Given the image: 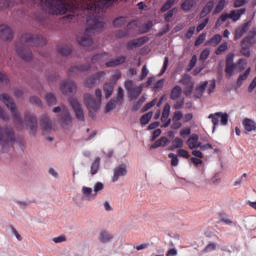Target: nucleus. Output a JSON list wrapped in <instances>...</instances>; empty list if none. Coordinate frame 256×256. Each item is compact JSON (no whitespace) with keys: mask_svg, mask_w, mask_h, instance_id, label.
I'll return each mask as SVG.
<instances>
[{"mask_svg":"<svg viewBox=\"0 0 256 256\" xmlns=\"http://www.w3.org/2000/svg\"><path fill=\"white\" fill-rule=\"evenodd\" d=\"M181 119H183V112H181V111L174 112L172 121H181Z\"/></svg>","mask_w":256,"mask_h":256,"instance_id":"obj_64","label":"nucleus"},{"mask_svg":"<svg viewBox=\"0 0 256 256\" xmlns=\"http://www.w3.org/2000/svg\"><path fill=\"white\" fill-rule=\"evenodd\" d=\"M125 23H127V18L125 16H120L113 20V26L116 28L123 27Z\"/></svg>","mask_w":256,"mask_h":256,"instance_id":"obj_40","label":"nucleus"},{"mask_svg":"<svg viewBox=\"0 0 256 256\" xmlns=\"http://www.w3.org/2000/svg\"><path fill=\"white\" fill-rule=\"evenodd\" d=\"M45 100L47 102V105L49 106L57 105V98L55 97V95H53V93L46 94Z\"/></svg>","mask_w":256,"mask_h":256,"instance_id":"obj_43","label":"nucleus"},{"mask_svg":"<svg viewBox=\"0 0 256 256\" xmlns=\"http://www.w3.org/2000/svg\"><path fill=\"white\" fill-rule=\"evenodd\" d=\"M60 91H62L63 95L75 93V91H77V84L72 80H65L60 85Z\"/></svg>","mask_w":256,"mask_h":256,"instance_id":"obj_13","label":"nucleus"},{"mask_svg":"<svg viewBox=\"0 0 256 256\" xmlns=\"http://www.w3.org/2000/svg\"><path fill=\"white\" fill-rule=\"evenodd\" d=\"M250 74H251V67H249L243 74H241L238 77L236 81L237 87H241V85H243V81H247V78L249 77Z\"/></svg>","mask_w":256,"mask_h":256,"instance_id":"obj_33","label":"nucleus"},{"mask_svg":"<svg viewBox=\"0 0 256 256\" xmlns=\"http://www.w3.org/2000/svg\"><path fill=\"white\" fill-rule=\"evenodd\" d=\"M195 7V0H185L181 4L182 11H191Z\"/></svg>","mask_w":256,"mask_h":256,"instance_id":"obj_36","label":"nucleus"},{"mask_svg":"<svg viewBox=\"0 0 256 256\" xmlns=\"http://www.w3.org/2000/svg\"><path fill=\"white\" fill-rule=\"evenodd\" d=\"M18 143L19 147H25V140H18L15 136V130L9 126L0 125V147L3 153H8L9 149Z\"/></svg>","mask_w":256,"mask_h":256,"instance_id":"obj_3","label":"nucleus"},{"mask_svg":"<svg viewBox=\"0 0 256 256\" xmlns=\"http://www.w3.org/2000/svg\"><path fill=\"white\" fill-rule=\"evenodd\" d=\"M207 85H209V82L203 81L198 86H196L195 92H194V97H196V99H201L203 97V93H205V89H207Z\"/></svg>","mask_w":256,"mask_h":256,"instance_id":"obj_20","label":"nucleus"},{"mask_svg":"<svg viewBox=\"0 0 256 256\" xmlns=\"http://www.w3.org/2000/svg\"><path fill=\"white\" fill-rule=\"evenodd\" d=\"M219 221L220 223H224V225H235V223L229 219V215H227L225 212L219 213Z\"/></svg>","mask_w":256,"mask_h":256,"instance_id":"obj_34","label":"nucleus"},{"mask_svg":"<svg viewBox=\"0 0 256 256\" xmlns=\"http://www.w3.org/2000/svg\"><path fill=\"white\" fill-rule=\"evenodd\" d=\"M89 69H91V63L71 66L69 69V75H73V73H77V71H89Z\"/></svg>","mask_w":256,"mask_h":256,"instance_id":"obj_22","label":"nucleus"},{"mask_svg":"<svg viewBox=\"0 0 256 256\" xmlns=\"http://www.w3.org/2000/svg\"><path fill=\"white\" fill-rule=\"evenodd\" d=\"M249 3V0H234L235 9H239V7H245Z\"/></svg>","mask_w":256,"mask_h":256,"instance_id":"obj_55","label":"nucleus"},{"mask_svg":"<svg viewBox=\"0 0 256 256\" xmlns=\"http://www.w3.org/2000/svg\"><path fill=\"white\" fill-rule=\"evenodd\" d=\"M183 147V139L176 137L172 141V145L168 147V151H175V149H181Z\"/></svg>","mask_w":256,"mask_h":256,"instance_id":"obj_32","label":"nucleus"},{"mask_svg":"<svg viewBox=\"0 0 256 256\" xmlns=\"http://www.w3.org/2000/svg\"><path fill=\"white\" fill-rule=\"evenodd\" d=\"M103 91H104V95H105L106 99H109V97H111V95H113V84L110 82L105 83L103 86Z\"/></svg>","mask_w":256,"mask_h":256,"instance_id":"obj_37","label":"nucleus"},{"mask_svg":"<svg viewBox=\"0 0 256 256\" xmlns=\"http://www.w3.org/2000/svg\"><path fill=\"white\" fill-rule=\"evenodd\" d=\"M217 87V81L215 79L210 81V85L208 87V95L215 92V88Z\"/></svg>","mask_w":256,"mask_h":256,"instance_id":"obj_58","label":"nucleus"},{"mask_svg":"<svg viewBox=\"0 0 256 256\" xmlns=\"http://www.w3.org/2000/svg\"><path fill=\"white\" fill-rule=\"evenodd\" d=\"M105 75H107V73L105 71H100V72L86 78V80L84 82V87H87L88 89H93V87H95V85H99V83H101L102 79H105Z\"/></svg>","mask_w":256,"mask_h":256,"instance_id":"obj_9","label":"nucleus"},{"mask_svg":"<svg viewBox=\"0 0 256 256\" xmlns=\"http://www.w3.org/2000/svg\"><path fill=\"white\" fill-rule=\"evenodd\" d=\"M236 68L238 69L237 73H241L247 69V59L240 58L236 63Z\"/></svg>","mask_w":256,"mask_h":256,"instance_id":"obj_38","label":"nucleus"},{"mask_svg":"<svg viewBox=\"0 0 256 256\" xmlns=\"http://www.w3.org/2000/svg\"><path fill=\"white\" fill-rule=\"evenodd\" d=\"M68 101L76 115V119L78 121H85V111H83V106L79 103V100L77 98H69Z\"/></svg>","mask_w":256,"mask_h":256,"instance_id":"obj_10","label":"nucleus"},{"mask_svg":"<svg viewBox=\"0 0 256 256\" xmlns=\"http://www.w3.org/2000/svg\"><path fill=\"white\" fill-rule=\"evenodd\" d=\"M205 37H207V34L205 33L200 34L194 42L195 47H199V45H203V43L205 42Z\"/></svg>","mask_w":256,"mask_h":256,"instance_id":"obj_51","label":"nucleus"},{"mask_svg":"<svg viewBox=\"0 0 256 256\" xmlns=\"http://www.w3.org/2000/svg\"><path fill=\"white\" fill-rule=\"evenodd\" d=\"M175 10L176 8L168 10V12L164 15V20L166 21V23H171V18L175 14Z\"/></svg>","mask_w":256,"mask_h":256,"instance_id":"obj_53","label":"nucleus"},{"mask_svg":"<svg viewBox=\"0 0 256 256\" xmlns=\"http://www.w3.org/2000/svg\"><path fill=\"white\" fill-rule=\"evenodd\" d=\"M25 123L28 129H30V133L35 135V133H37V116L31 113H26Z\"/></svg>","mask_w":256,"mask_h":256,"instance_id":"obj_12","label":"nucleus"},{"mask_svg":"<svg viewBox=\"0 0 256 256\" xmlns=\"http://www.w3.org/2000/svg\"><path fill=\"white\" fill-rule=\"evenodd\" d=\"M147 98H145V96H142L132 107V111L136 112L139 111L141 109V107L143 106V103H145Z\"/></svg>","mask_w":256,"mask_h":256,"instance_id":"obj_46","label":"nucleus"},{"mask_svg":"<svg viewBox=\"0 0 256 256\" xmlns=\"http://www.w3.org/2000/svg\"><path fill=\"white\" fill-rule=\"evenodd\" d=\"M195 65H197V56L193 55L188 64L187 71H191Z\"/></svg>","mask_w":256,"mask_h":256,"instance_id":"obj_57","label":"nucleus"},{"mask_svg":"<svg viewBox=\"0 0 256 256\" xmlns=\"http://www.w3.org/2000/svg\"><path fill=\"white\" fill-rule=\"evenodd\" d=\"M57 51L63 57H69L71 55V47L69 46H58Z\"/></svg>","mask_w":256,"mask_h":256,"instance_id":"obj_39","label":"nucleus"},{"mask_svg":"<svg viewBox=\"0 0 256 256\" xmlns=\"http://www.w3.org/2000/svg\"><path fill=\"white\" fill-rule=\"evenodd\" d=\"M0 101H3L7 109H10L13 116V121L16 124L17 129H23V118L21 117V114L17 112V106L15 105L13 99L7 94H1Z\"/></svg>","mask_w":256,"mask_h":256,"instance_id":"obj_4","label":"nucleus"},{"mask_svg":"<svg viewBox=\"0 0 256 256\" xmlns=\"http://www.w3.org/2000/svg\"><path fill=\"white\" fill-rule=\"evenodd\" d=\"M125 61H127V57L126 56H120L117 57L116 59L110 60L108 62L105 63L106 67H119V65H123V63H125Z\"/></svg>","mask_w":256,"mask_h":256,"instance_id":"obj_25","label":"nucleus"},{"mask_svg":"<svg viewBox=\"0 0 256 256\" xmlns=\"http://www.w3.org/2000/svg\"><path fill=\"white\" fill-rule=\"evenodd\" d=\"M113 173L114 174L112 177V182L117 183V181H119V177H125L127 175L128 173L127 164L125 163L119 164V166L114 168Z\"/></svg>","mask_w":256,"mask_h":256,"instance_id":"obj_14","label":"nucleus"},{"mask_svg":"<svg viewBox=\"0 0 256 256\" xmlns=\"http://www.w3.org/2000/svg\"><path fill=\"white\" fill-rule=\"evenodd\" d=\"M225 73L227 77H233L237 73V64H225Z\"/></svg>","mask_w":256,"mask_h":256,"instance_id":"obj_31","label":"nucleus"},{"mask_svg":"<svg viewBox=\"0 0 256 256\" xmlns=\"http://www.w3.org/2000/svg\"><path fill=\"white\" fill-rule=\"evenodd\" d=\"M47 44V40L43 36L25 33L20 37L19 42L16 43L15 49L17 55L23 61H31L33 59V52L30 47H43Z\"/></svg>","mask_w":256,"mask_h":256,"instance_id":"obj_2","label":"nucleus"},{"mask_svg":"<svg viewBox=\"0 0 256 256\" xmlns=\"http://www.w3.org/2000/svg\"><path fill=\"white\" fill-rule=\"evenodd\" d=\"M215 7V1L211 0L207 2V4L203 7V9L200 12V19H203L207 17L213 11V8Z\"/></svg>","mask_w":256,"mask_h":256,"instance_id":"obj_23","label":"nucleus"},{"mask_svg":"<svg viewBox=\"0 0 256 256\" xmlns=\"http://www.w3.org/2000/svg\"><path fill=\"white\" fill-rule=\"evenodd\" d=\"M222 40L223 36H221V34H216L210 39V42L212 43V45H219Z\"/></svg>","mask_w":256,"mask_h":256,"instance_id":"obj_52","label":"nucleus"},{"mask_svg":"<svg viewBox=\"0 0 256 256\" xmlns=\"http://www.w3.org/2000/svg\"><path fill=\"white\" fill-rule=\"evenodd\" d=\"M175 5V0H167L166 3L161 7V13H166V11H171V7Z\"/></svg>","mask_w":256,"mask_h":256,"instance_id":"obj_44","label":"nucleus"},{"mask_svg":"<svg viewBox=\"0 0 256 256\" xmlns=\"http://www.w3.org/2000/svg\"><path fill=\"white\" fill-rule=\"evenodd\" d=\"M152 28H153V22L148 21L142 26V33H149V31H151Z\"/></svg>","mask_w":256,"mask_h":256,"instance_id":"obj_54","label":"nucleus"},{"mask_svg":"<svg viewBox=\"0 0 256 256\" xmlns=\"http://www.w3.org/2000/svg\"><path fill=\"white\" fill-rule=\"evenodd\" d=\"M247 9L241 8L238 10H232L229 17L232 19V21H239L241 19V15H245V12Z\"/></svg>","mask_w":256,"mask_h":256,"instance_id":"obj_29","label":"nucleus"},{"mask_svg":"<svg viewBox=\"0 0 256 256\" xmlns=\"http://www.w3.org/2000/svg\"><path fill=\"white\" fill-rule=\"evenodd\" d=\"M124 87L128 93L135 89V83H133V80H127L124 84Z\"/></svg>","mask_w":256,"mask_h":256,"instance_id":"obj_56","label":"nucleus"},{"mask_svg":"<svg viewBox=\"0 0 256 256\" xmlns=\"http://www.w3.org/2000/svg\"><path fill=\"white\" fill-rule=\"evenodd\" d=\"M117 3H119V0H98L86 5V11L89 13L86 19L88 28H86L83 36L77 38L81 47H91V45H93L91 33L94 31H103V29H105V22H103V18L97 14V11H101V9H109L110 7H113V5H117Z\"/></svg>","mask_w":256,"mask_h":256,"instance_id":"obj_1","label":"nucleus"},{"mask_svg":"<svg viewBox=\"0 0 256 256\" xmlns=\"http://www.w3.org/2000/svg\"><path fill=\"white\" fill-rule=\"evenodd\" d=\"M148 75H149V70L147 69V65H144L142 67V72H141L139 80L143 81V79H145Z\"/></svg>","mask_w":256,"mask_h":256,"instance_id":"obj_62","label":"nucleus"},{"mask_svg":"<svg viewBox=\"0 0 256 256\" xmlns=\"http://www.w3.org/2000/svg\"><path fill=\"white\" fill-rule=\"evenodd\" d=\"M125 97V93L123 91L122 87H118L117 96L110 99V101L107 103L105 112L110 113V111H113L117 107V105H123V99Z\"/></svg>","mask_w":256,"mask_h":256,"instance_id":"obj_7","label":"nucleus"},{"mask_svg":"<svg viewBox=\"0 0 256 256\" xmlns=\"http://www.w3.org/2000/svg\"><path fill=\"white\" fill-rule=\"evenodd\" d=\"M249 27H251V21H248V22L242 24L241 26H239L238 28H236L235 36H234L235 41L241 39L243 37V35H245V33H247Z\"/></svg>","mask_w":256,"mask_h":256,"instance_id":"obj_16","label":"nucleus"},{"mask_svg":"<svg viewBox=\"0 0 256 256\" xmlns=\"http://www.w3.org/2000/svg\"><path fill=\"white\" fill-rule=\"evenodd\" d=\"M217 250V243L210 242L205 246V248L202 250V253H211L212 251Z\"/></svg>","mask_w":256,"mask_h":256,"instance_id":"obj_45","label":"nucleus"},{"mask_svg":"<svg viewBox=\"0 0 256 256\" xmlns=\"http://www.w3.org/2000/svg\"><path fill=\"white\" fill-rule=\"evenodd\" d=\"M40 126L43 131H51V129H53V122H51V118H49V115H42L40 119Z\"/></svg>","mask_w":256,"mask_h":256,"instance_id":"obj_18","label":"nucleus"},{"mask_svg":"<svg viewBox=\"0 0 256 256\" xmlns=\"http://www.w3.org/2000/svg\"><path fill=\"white\" fill-rule=\"evenodd\" d=\"M100 167H101V158L96 157L91 165V170H90L91 175H97V173H99Z\"/></svg>","mask_w":256,"mask_h":256,"instance_id":"obj_30","label":"nucleus"},{"mask_svg":"<svg viewBox=\"0 0 256 256\" xmlns=\"http://www.w3.org/2000/svg\"><path fill=\"white\" fill-rule=\"evenodd\" d=\"M99 241L100 243H111L113 240V234L107 230H102L99 234Z\"/></svg>","mask_w":256,"mask_h":256,"instance_id":"obj_27","label":"nucleus"},{"mask_svg":"<svg viewBox=\"0 0 256 256\" xmlns=\"http://www.w3.org/2000/svg\"><path fill=\"white\" fill-rule=\"evenodd\" d=\"M134 41L136 42V47H143V45H145V43L149 41V37L143 36V37L134 39Z\"/></svg>","mask_w":256,"mask_h":256,"instance_id":"obj_47","label":"nucleus"},{"mask_svg":"<svg viewBox=\"0 0 256 256\" xmlns=\"http://www.w3.org/2000/svg\"><path fill=\"white\" fill-rule=\"evenodd\" d=\"M133 27H137V22L136 21H131L127 24V30H118L116 32V37L117 39H123L129 35V31L133 29Z\"/></svg>","mask_w":256,"mask_h":256,"instance_id":"obj_19","label":"nucleus"},{"mask_svg":"<svg viewBox=\"0 0 256 256\" xmlns=\"http://www.w3.org/2000/svg\"><path fill=\"white\" fill-rule=\"evenodd\" d=\"M240 54L243 55V57H251V49L249 46H243L241 45Z\"/></svg>","mask_w":256,"mask_h":256,"instance_id":"obj_48","label":"nucleus"},{"mask_svg":"<svg viewBox=\"0 0 256 256\" xmlns=\"http://www.w3.org/2000/svg\"><path fill=\"white\" fill-rule=\"evenodd\" d=\"M143 87H145V84H140L139 86L134 87L128 92L130 101H135L139 99L141 93H143Z\"/></svg>","mask_w":256,"mask_h":256,"instance_id":"obj_17","label":"nucleus"},{"mask_svg":"<svg viewBox=\"0 0 256 256\" xmlns=\"http://www.w3.org/2000/svg\"><path fill=\"white\" fill-rule=\"evenodd\" d=\"M244 127V133H251V131H256V123L255 121L245 118L242 122Z\"/></svg>","mask_w":256,"mask_h":256,"instance_id":"obj_21","label":"nucleus"},{"mask_svg":"<svg viewBox=\"0 0 256 256\" xmlns=\"http://www.w3.org/2000/svg\"><path fill=\"white\" fill-rule=\"evenodd\" d=\"M225 3H226L225 0H220V1L218 2V4L216 5V8H215V10H214V13H215V14L221 13V11H223V10L225 9Z\"/></svg>","mask_w":256,"mask_h":256,"instance_id":"obj_50","label":"nucleus"},{"mask_svg":"<svg viewBox=\"0 0 256 256\" xmlns=\"http://www.w3.org/2000/svg\"><path fill=\"white\" fill-rule=\"evenodd\" d=\"M107 55H109L107 52L95 54L91 57V63L95 65V63L101 62V59H103Z\"/></svg>","mask_w":256,"mask_h":256,"instance_id":"obj_42","label":"nucleus"},{"mask_svg":"<svg viewBox=\"0 0 256 256\" xmlns=\"http://www.w3.org/2000/svg\"><path fill=\"white\" fill-rule=\"evenodd\" d=\"M103 189H105V185L102 182H97L94 185V193L93 188L84 186L82 187V194L86 197L87 201H93V199H96L97 193L103 191Z\"/></svg>","mask_w":256,"mask_h":256,"instance_id":"obj_6","label":"nucleus"},{"mask_svg":"<svg viewBox=\"0 0 256 256\" xmlns=\"http://www.w3.org/2000/svg\"><path fill=\"white\" fill-rule=\"evenodd\" d=\"M58 122L62 129H71L73 127V117L67 107H63L62 113L58 116Z\"/></svg>","mask_w":256,"mask_h":256,"instance_id":"obj_8","label":"nucleus"},{"mask_svg":"<svg viewBox=\"0 0 256 256\" xmlns=\"http://www.w3.org/2000/svg\"><path fill=\"white\" fill-rule=\"evenodd\" d=\"M182 93H183V89L181 88V86L176 85L172 88L170 92V99L172 101H177V99L181 97Z\"/></svg>","mask_w":256,"mask_h":256,"instance_id":"obj_28","label":"nucleus"},{"mask_svg":"<svg viewBox=\"0 0 256 256\" xmlns=\"http://www.w3.org/2000/svg\"><path fill=\"white\" fill-rule=\"evenodd\" d=\"M0 38L3 41H12L13 40V29L7 26V24L0 25Z\"/></svg>","mask_w":256,"mask_h":256,"instance_id":"obj_15","label":"nucleus"},{"mask_svg":"<svg viewBox=\"0 0 256 256\" xmlns=\"http://www.w3.org/2000/svg\"><path fill=\"white\" fill-rule=\"evenodd\" d=\"M171 143V140L169 138L163 136L160 139L156 140L154 144L150 146V149H159V147H167Z\"/></svg>","mask_w":256,"mask_h":256,"instance_id":"obj_24","label":"nucleus"},{"mask_svg":"<svg viewBox=\"0 0 256 256\" xmlns=\"http://www.w3.org/2000/svg\"><path fill=\"white\" fill-rule=\"evenodd\" d=\"M84 102L88 111H99L101 108V100H94L93 95L89 93L84 94Z\"/></svg>","mask_w":256,"mask_h":256,"instance_id":"obj_11","label":"nucleus"},{"mask_svg":"<svg viewBox=\"0 0 256 256\" xmlns=\"http://www.w3.org/2000/svg\"><path fill=\"white\" fill-rule=\"evenodd\" d=\"M227 51V43L221 44L215 51L217 55H221L223 52Z\"/></svg>","mask_w":256,"mask_h":256,"instance_id":"obj_61","label":"nucleus"},{"mask_svg":"<svg viewBox=\"0 0 256 256\" xmlns=\"http://www.w3.org/2000/svg\"><path fill=\"white\" fill-rule=\"evenodd\" d=\"M153 118V112H148L141 116L140 123L141 125H148L149 121Z\"/></svg>","mask_w":256,"mask_h":256,"instance_id":"obj_41","label":"nucleus"},{"mask_svg":"<svg viewBox=\"0 0 256 256\" xmlns=\"http://www.w3.org/2000/svg\"><path fill=\"white\" fill-rule=\"evenodd\" d=\"M169 159H171V165L172 167H177L179 165V157H177V154L170 153L168 154Z\"/></svg>","mask_w":256,"mask_h":256,"instance_id":"obj_49","label":"nucleus"},{"mask_svg":"<svg viewBox=\"0 0 256 256\" xmlns=\"http://www.w3.org/2000/svg\"><path fill=\"white\" fill-rule=\"evenodd\" d=\"M187 145L189 149H197L201 146V142H199V136L197 134H193L188 140Z\"/></svg>","mask_w":256,"mask_h":256,"instance_id":"obj_26","label":"nucleus"},{"mask_svg":"<svg viewBox=\"0 0 256 256\" xmlns=\"http://www.w3.org/2000/svg\"><path fill=\"white\" fill-rule=\"evenodd\" d=\"M171 113V105L169 103L165 104L162 116H161V121L162 123H165V121H169V114Z\"/></svg>","mask_w":256,"mask_h":256,"instance_id":"obj_35","label":"nucleus"},{"mask_svg":"<svg viewBox=\"0 0 256 256\" xmlns=\"http://www.w3.org/2000/svg\"><path fill=\"white\" fill-rule=\"evenodd\" d=\"M211 51L209 49H204L200 54V60L206 61V59L209 57Z\"/></svg>","mask_w":256,"mask_h":256,"instance_id":"obj_63","label":"nucleus"},{"mask_svg":"<svg viewBox=\"0 0 256 256\" xmlns=\"http://www.w3.org/2000/svg\"><path fill=\"white\" fill-rule=\"evenodd\" d=\"M208 119H211L213 127L212 131L215 133V129L219 127V120H220V125L225 127L229 123V114L223 113V112H216L209 114Z\"/></svg>","mask_w":256,"mask_h":256,"instance_id":"obj_5","label":"nucleus"},{"mask_svg":"<svg viewBox=\"0 0 256 256\" xmlns=\"http://www.w3.org/2000/svg\"><path fill=\"white\" fill-rule=\"evenodd\" d=\"M30 103L32 105H36L37 107H41V105H42L41 99H39V97H37V96H32L30 98Z\"/></svg>","mask_w":256,"mask_h":256,"instance_id":"obj_60","label":"nucleus"},{"mask_svg":"<svg viewBox=\"0 0 256 256\" xmlns=\"http://www.w3.org/2000/svg\"><path fill=\"white\" fill-rule=\"evenodd\" d=\"M209 23V18H206L202 23H200L197 27H196V31L197 33H200V31H203L205 29V27H207V24Z\"/></svg>","mask_w":256,"mask_h":256,"instance_id":"obj_59","label":"nucleus"}]
</instances>
